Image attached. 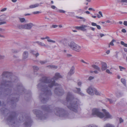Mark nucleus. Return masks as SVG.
I'll return each mask as SVG.
<instances>
[{
    "mask_svg": "<svg viewBox=\"0 0 127 127\" xmlns=\"http://www.w3.org/2000/svg\"><path fill=\"white\" fill-rule=\"evenodd\" d=\"M63 77L59 73L55 74L53 79H49L46 77H43L41 78L39 80V83L37 85L38 89L42 92L40 95L39 97L41 102L45 103L47 102L49 99V96L52 95L50 89L48 88H51L54 86L59 87L55 88L54 93L55 94L59 95H62L64 93V90L59 87L60 85L57 83H55V81L53 79H57L62 78Z\"/></svg>",
    "mask_w": 127,
    "mask_h": 127,
    "instance_id": "obj_1",
    "label": "nucleus"
},
{
    "mask_svg": "<svg viewBox=\"0 0 127 127\" xmlns=\"http://www.w3.org/2000/svg\"><path fill=\"white\" fill-rule=\"evenodd\" d=\"M1 113L3 115L7 114L5 116V118L7 121V123L9 125H12L13 127H15L17 126L18 122L19 123L22 122L23 121V119L25 118V122L24 125L25 127H30L32 123V121L30 117L26 115L23 117H20L19 121L16 119L17 114L15 112H9V111L6 108H3L0 110Z\"/></svg>",
    "mask_w": 127,
    "mask_h": 127,
    "instance_id": "obj_2",
    "label": "nucleus"
},
{
    "mask_svg": "<svg viewBox=\"0 0 127 127\" xmlns=\"http://www.w3.org/2000/svg\"><path fill=\"white\" fill-rule=\"evenodd\" d=\"M11 73L7 71L3 72L1 76L0 81V94L3 93V94L7 95H10L11 91L9 88L7 89L3 88L5 87L10 88L12 85L13 82H16L18 81V79L17 77L15 76H10Z\"/></svg>",
    "mask_w": 127,
    "mask_h": 127,
    "instance_id": "obj_3",
    "label": "nucleus"
},
{
    "mask_svg": "<svg viewBox=\"0 0 127 127\" xmlns=\"http://www.w3.org/2000/svg\"><path fill=\"white\" fill-rule=\"evenodd\" d=\"M66 100V102L64 103V104L67 105V107L70 110L77 112L78 106L80 105L81 103L79 100L74 98L71 93L68 92L67 95Z\"/></svg>",
    "mask_w": 127,
    "mask_h": 127,
    "instance_id": "obj_4",
    "label": "nucleus"
},
{
    "mask_svg": "<svg viewBox=\"0 0 127 127\" xmlns=\"http://www.w3.org/2000/svg\"><path fill=\"white\" fill-rule=\"evenodd\" d=\"M105 110L103 109V111H104V113L101 112L98 109L94 108L93 109L92 111V114L95 116H96L101 118H103L105 120L108 118H111V116L109 113L107 112H105Z\"/></svg>",
    "mask_w": 127,
    "mask_h": 127,
    "instance_id": "obj_5",
    "label": "nucleus"
},
{
    "mask_svg": "<svg viewBox=\"0 0 127 127\" xmlns=\"http://www.w3.org/2000/svg\"><path fill=\"white\" fill-rule=\"evenodd\" d=\"M55 114L57 116L61 117H64L65 118H72V117L73 115L68 114L67 112L61 108H56L54 110Z\"/></svg>",
    "mask_w": 127,
    "mask_h": 127,
    "instance_id": "obj_6",
    "label": "nucleus"
},
{
    "mask_svg": "<svg viewBox=\"0 0 127 127\" xmlns=\"http://www.w3.org/2000/svg\"><path fill=\"white\" fill-rule=\"evenodd\" d=\"M33 113L36 115V117L41 120L45 119L46 117L45 116H47V114L43 115L41 112L39 110L34 109L33 110Z\"/></svg>",
    "mask_w": 127,
    "mask_h": 127,
    "instance_id": "obj_7",
    "label": "nucleus"
},
{
    "mask_svg": "<svg viewBox=\"0 0 127 127\" xmlns=\"http://www.w3.org/2000/svg\"><path fill=\"white\" fill-rule=\"evenodd\" d=\"M15 91L17 92L16 94H22L23 93L25 92V90L22 85L19 83H18L17 86L14 88Z\"/></svg>",
    "mask_w": 127,
    "mask_h": 127,
    "instance_id": "obj_8",
    "label": "nucleus"
},
{
    "mask_svg": "<svg viewBox=\"0 0 127 127\" xmlns=\"http://www.w3.org/2000/svg\"><path fill=\"white\" fill-rule=\"evenodd\" d=\"M68 45L71 49L77 52L81 50V47L73 42H71L68 44Z\"/></svg>",
    "mask_w": 127,
    "mask_h": 127,
    "instance_id": "obj_9",
    "label": "nucleus"
},
{
    "mask_svg": "<svg viewBox=\"0 0 127 127\" xmlns=\"http://www.w3.org/2000/svg\"><path fill=\"white\" fill-rule=\"evenodd\" d=\"M16 95L15 94H11L10 95L9 98L8 99V101L10 99V101H8V102H10L11 103L15 105V104H14V103L17 101L18 100V98L15 96Z\"/></svg>",
    "mask_w": 127,
    "mask_h": 127,
    "instance_id": "obj_10",
    "label": "nucleus"
},
{
    "mask_svg": "<svg viewBox=\"0 0 127 127\" xmlns=\"http://www.w3.org/2000/svg\"><path fill=\"white\" fill-rule=\"evenodd\" d=\"M53 107V106L52 105H43L41 107V109L43 110L49 112H52V109Z\"/></svg>",
    "mask_w": 127,
    "mask_h": 127,
    "instance_id": "obj_11",
    "label": "nucleus"
},
{
    "mask_svg": "<svg viewBox=\"0 0 127 127\" xmlns=\"http://www.w3.org/2000/svg\"><path fill=\"white\" fill-rule=\"evenodd\" d=\"M89 26L86 25H82L80 26H76L75 28L79 30H81L83 31H87V29L85 28L89 27Z\"/></svg>",
    "mask_w": 127,
    "mask_h": 127,
    "instance_id": "obj_12",
    "label": "nucleus"
},
{
    "mask_svg": "<svg viewBox=\"0 0 127 127\" xmlns=\"http://www.w3.org/2000/svg\"><path fill=\"white\" fill-rule=\"evenodd\" d=\"M33 26V24L32 23L25 24V29L28 30H30Z\"/></svg>",
    "mask_w": 127,
    "mask_h": 127,
    "instance_id": "obj_13",
    "label": "nucleus"
},
{
    "mask_svg": "<svg viewBox=\"0 0 127 127\" xmlns=\"http://www.w3.org/2000/svg\"><path fill=\"white\" fill-rule=\"evenodd\" d=\"M33 71V74L35 76H37L38 75V73L37 71L39 69V67L36 66H33L32 67Z\"/></svg>",
    "mask_w": 127,
    "mask_h": 127,
    "instance_id": "obj_14",
    "label": "nucleus"
},
{
    "mask_svg": "<svg viewBox=\"0 0 127 127\" xmlns=\"http://www.w3.org/2000/svg\"><path fill=\"white\" fill-rule=\"evenodd\" d=\"M94 89H93L91 87H90L87 89V92L89 95H92L93 94Z\"/></svg>",
    "mask_w": 127,
    "mask_h": 127,
    "instance_id": "obj_15",
    "label": "nucleus"
},
{
    "mask_svg": "<svg viewBox=\"0 0 127 127\" xmlns=\"http://www.w3.org/2000/svg\"><path fill=\"white\" fill-rule=\"evenodd\" d=\"M34 43H37L39 45L42 46H44L46 48L50 47V46L48 45H46L44 43L39 41H36L34 42Z\"/></svg>",
    "mask_w": 127,
    "mask_h": 127,
    "instance_id": "obj_16",
    "label": "nucleus"
},
{
    "mask_svg": "<svg viewBox=\"0 0 127 127\" xmlns=\"http://www.w3.org/2000/svg\"><path fill=\"white\" fill-rule=\"evenodd\" d=\"M74 67L73 66L71 67L69 72L68 73L67 76H71L75 72L74 70Z\"/></svg>",
    "mask_w": 127,
    "mask_h": 127,
    "instance_id": "obj_17",
    "label": "nucleus"
},
{
    "mask_svg": "<svg viewBox=\"0 0 127 127\" xmlns=\"http://www.w3.org/2000/svg\"><path fill=\"white\" fill-rule=\"evenodd\" d=\"M107 66L106 64L104 62H102L101 63V70L104 71L106 70L107 68Z\"/></svg>",
    "mask_w": 127,
    "mask_h": 127,
    "instance_id": "obj_18",
    "label": "nucleus"
},
{
    "mask_svg": "<svg viewBox=\"0 0 127 127\" xmlns=\"http://www.w3.org/2000/svg\"><path fill=\"white\" fill-rule=\"evenodd\" d=\"M28 52L26 51H25L23 54V59H27L28 56Z\"/></svg>",
    "mask_w": 127,
    "mask_h": 127,
    "instance_id": "obj_19",
    "label": "nucleus"
},
{
    "mask_svg": "<svg viewBox=\"0 0 127 127\" xmlns=\"http://www.w3.org/2000/svg\"><path fill=\"white\" fill-rule=\"evenodd\" d=\"M7 16L5 15H3L0 16V21L5 20L7 18Z\"/></svg>",
    "mask_w": 127,
    "mask_h": 127,
    "instance_id": "obj_20",
    "label": "nucleus"
},
{
    "mask_svg": "<svg viewBox=\"0 0 127 127\" xmlns=\"http://www.w3.org/2000/svg\"><path fill=\"white\" fill-rule=\"evenodd\" d=\"M91 66L95 69L99 71H101L100 68L97 66L95 64H93L92 65H91Z\"/></svg>",
    "mask_w": 127,
    "mask_h": 127,
    "instance_id": "obj_21",
    "label": "nucleus"
},
{
    "mask_svg": "<svg viewBox=\"0 0 127 127\" xmlns=\"http://www.w3.org/2000/svg\"><path fill=\"white\" fill-rule=\"evenodd\" d=\"M39 6V4L37 3L34 4L30 5L29 6V8H33L38 7Z\"/></svg>",
    "mask_w": 127,
    "mask_h": 127,
    "instance_id": "obj_22",
    "label": "nucleus"
},
{
    "mask_svg": "<svg viewBox=\"0 0 127 127\" xmlns=\"http://www.w3.org/2000/svg\"><path fill=\"white\" fill-rule=\"evenodd\" d=\"M31 52L35 56L37 57L39 55V53L37 52H36L34 51H31Z\"/></svg>",
    "mask_w": 127,
    "mask_h": 127,
    "instance_id": "obj_23",
    "label": "nucleus"
},
{
    "mask_svg": "<svg viewBox=\"0 0 127 127\" xmlns=\"http://www.w3.org/2000/svg\"><path fill=\"white\" fill-rule=\"evenodd\" d=\"M47 67L49 68H54L55 69H56L58 67L57 66L52 65H48Z\"/></svg>",
    "mask_w": 127,
    "mask_h": 127,
    "instance_id": "obj_24",
    "label": "nucleus"
},
{
    "mask_svg": "<svg viewBox=\"0 0 127 127\" xmlns=\"http://www.w3.org/2000/svg\"><path fill=\"white\" fill-rule=\"evenodd\" d=\"M77 89V93L81 95V96H83L84 95V94L81 92H80L81 90L80 88H76Z\"/></svg>",
    "mask_w": 127,
    "mask_h": 127,
    "instance_id": "obj_25",
    "label": "nucleus"
},
{
    "mask_svg": "<svg viewBox=\"0 0 127 127\" xmlns=\"http://www.w3.org/2000/svg\"><path fill=\"white\" fill-rule=\"evenodd\" d=\"M104 127H115L114 125H113L110 124H105Z\"/></svg>",
    "mask_w": 127,
    "mask_h": 127,
    "instance_id": "obj_26",
    "label": "nucleus"
},
{
    "mask_svg": "<svg viewBox=\"0 0 127 127\" xmlns=\"http://www.w3.org/2000/svg\"><path fill=\"white\" fill-rule=\"evenodd\" d=\"M17 27L20 29H25L24 24L19 25Z\"/></svg>",
    "mask_w": 127,
    "mask_h": 127,
    "instance_id": "obj_27",
    "label": "nucleus"
},
{
    "mask_svg": "<svg viewBox=\"0 0 127 127\" xmlns=\"http://www.w3.org/2000/svg\"><path fill=\"white\" fill-rule=\"evenodd\" d=\"M115 40L113 39L112 40V41L110 42L109 44V45L108 47H110V45H111V46L114 45V44L113 43L114 42H115Z\"/></svg>",
    "mask_w": 127,
    "mask_h": 127,
    "instance_id": "obj_28",
    "label": "nucleus"
},
{
    "mask_svg": "<svg viewBox=\"0 0 127 127\" xmlns=\"http://www.w3.org/2000/svg\"><path fill=\"white\" fill-rule=\"evenodd\" d=\"M94 93H95V94L96 95H100V94L99 92L95 89H94Z\"/></svg>",
    "mask_w": 127,
    "mask_h": 127,
    "instance_id": "obj_29",
    "label": "nucleus"
},
{
    "mask_svg": "<svg viewBox=\"0 0 127 127\" xmlns=\"http://www.w3.org/2000/svg\"><path fill=\"white\" fill-rule=\"evenodd\" d=\"M121 82L124 85H126V82L125 80L123 78L121 79Z\"/></svg>",
    "mask_w": 127,
    "mask_h": 127,
    "instance_id": "obj_30",
    "label": "nucleus"
},
{
    "mask_svg": "<svg viewBox=\"0 0 127 127\" xmlns=\"http://www.w3.org/2000/svg\"><path fill=\"white\" fill-rule=\"evenodd\" d=\"M121 44L122 45L124 46L127 47V44L125 43L123 41L121 42Z\"/></svg>",
    "mask_w": 127,
    "mask_h": 127,
    "instance_id": "obj_31",
    "label": "nucleus"
},
{
    "mask_svg": "<svg viewBox=\"0 0 127 127\" xmlns=\"http://www.w3.org/2000/svg\"><path fill=\"white\" fill-rule=\"evenodd\" d=\"M119 67L120 69V71H122L123 70H125L126 69L125 68L121 66H119Z\"/></svg>",
    "mask_w": 127,
    "mask_h": 127,
    "instance_id": "obj_32",
    "label": "nucleus"
},
{
    "mask_svg": "<svg viewBox=\"0 0 127 127\" xmlns=\"http://www.w3.org/2000/svg\"><path fill=\"white\" fill-rule=\"evenodd\" d=\"M47 62V61L46 60L44 61H40L39 62L40 63L42 64H43L46 63Z\"/></svg>",
    "mask_w": 127,
    "mask_h": 127,
    "instance_id": "obj_33",
    "label": "nucleus"
},
{
    "mask_svg": "<svg viewBox=\"0 0 127 127\" xmlns=\"http://www.w3.org/2000/svg\"><path fill=\"white\" fill-rule=\"evenodd\" d=\"M20 20L21 22H24L25 21V19L24 18H20Z\"/></svg>",
    "mask_w": 127,
    "mask_h": 127,
    "instance_id": "obj_34",
    "label": "nucleus"
},
{
    "mask_svg": "<svg viewBox=\"0 0 127 127\" xmlns=\"http://www.w3.org/2000/svg\"><path fill=\"white\" fill-rule=\"evenodd\" d=\"M6 23V21H5V20L3 21H2L0 22V25L5 24Z\"/></svg>",
    "mask_w": 127,
    "mask_h": 127,
    "instance_id": "obj_35",
    "label": "nucleus"
},
{
    "mask_svg": "<svg viewBox=\"0 0 127 127\" xmlns=\"http://www.w3.org/2000/svg\"><path fill=\"white\" fill-rule=\"evenodd\" d=\"M47 40L48 42H51L53 43H55V41L51 39H48Z\"/></svg>",
    "mask_w": 127,
    "mask_h": 127,
    "instance_id": "obj_36",
    "label": "nucleus"
},
{
    "mask_svg": "<svg viewBox=\"0 0 127 127\" xmlns=\"http://www.w3.org/2000/svg\"><path fill=\"white\" fill-rule=\"evenodd\" d=\"M106 72L108 74H112V73L110 72V70L108 69L106 70Z\"/></svg>",
    "mask_w": 127,
    "mask_h": 127,
    "instance_id": "obj_37",
    "label": "nucleus"
},
{
    "mask_svg": "<svg viewBox=\"0 0 127 127\" xmlns=\"http://www.w3.org/2000/svg\"><path fill=\"white\" fill-rule=\"evenodd\" d=\"M41 12L39 11H37L36 12H34L32 13L34 14H38L40 13H41Z\"/></svg>",
    "mask_w": 127,
    "mask_h": 127,
    "instance_id": "obj_38",
    "label": "nucleus"
},
{
    "mask_svg": "<svg viewBox=\"0 0 127 127\" xmlns=\"http://www.w3.org/2000/svg\"><path fill=\"white\" fill-rule=\"evenodd\" d=\"M12 52L13 53H16L18 52L19 51H17L16 50L13 49L12 50Z\"/></svg>",
    "mask_w": 127,
    "mask_h": 127,
    "instance_id": "obj_39",
    "label": "nucleus"
},
{
    "mask_svg": "<svg viewBox=\"0 0 127 127\" xmlns=\"http://www.w3.org/2000/svg\"><path fill=\"white\" fill-rule=\"evenodd\" d=\"M88 127H98L97 126L93 125H90L88 126Z\"/></svg>",
    "mask_w": 127,
    "mask_h": 127,
    "instance_id": "obj_40",
    "label": "nucleus"
},
{
    "mask_svg": "<svg viewBox=\"0 0 127 127\" xmlns=\"http://www.w3.org/2000/svg\"><path fill=\"white\" fill-rule=\"evenodd\" d=\"M94 77L93 76H90L88 78V79L89 80H91L92 79H94Z\"/></svg>",
    "mask_w": 127,
    "mask_h": 127,
    "instance_id": "obj_41",
    "label": "nucleus"
},
{
    "mask_svg": "<svg viewBox=\"0 0 127 127\" xmlns=\"http://www.w3.org/2000/svg\"><path fill=\"white\" fill-rule=\"evenodd\" d=\"M123 121H124V120L120 118V119H119V121H120V123H121L122 122H123Z\"/></svg>",
    "mask_w": 127,
    "mask_h": 127,
    "instance_id": "obj_42",
    "label": "nucleus"
},
{
    "mask_svg": "<svg viewBox=\"0 0 127 127\" xmlns=\"http://www.w3.org/2000/svg\"><path fill=\"white\" fill-rule=\"evenodd\" d=\"M91 25L92 26H96L97 24L96 23H94V22H92L91 23Z\"/></svg>",
    "mask_w": 127,
    "mask_h": 127,
    "instance_id": "obj_43",
    "label": "nucleus"
},
{
    "mask_svg": "<svg viewBox=\"0 0 127 127\" xmlns=\"http://www.w3.org/2000/svg\"><path fill=\"white\" fill-rule=\"evenodd\" d=\"M4 58V56L0 55V60L3 59Z\"/></svg>",
    "mask_w": 127,
    "mask_h": 127,
    "instance_id": "obj_44",
    "label": "nucleus"
},
{
    "mask_svg": "<svg viewBox=\"0 0 127 127\" xmlns=\"http://www.w3.org/2000/svg\"><path fill=\"white\" fill-rule=\"evenodd\" d=\"M96 27H97V28L98 30H100L101 29V27L99 25H97Z\"/></svg>",
    "mask_w": 127,
    "mask_h": 127,
    "instance_id": "obj_45",
    "label": "nucleus"
},
{
    "mask_svg": "<svg viewBox=\"0 0 127 127\" xmlns=\"http://www.w3.org/2000/svg\"><path fill=\"white\" fill-rule=\"evenodd\" d=\"M59 11L60 13H64L65 12L64 11L62 10H59Z\"/></svg>",
    "mask_w": 127,
    "mask_h": 127,
    "instance_id": "obj_46",
    "label": "nucleus"
},
{
    "mask_svg": "<svg viewBox=\"0 0 127 127\" xmlns=\"http://www.w3.org/2000/svg\"><path fill=\"white\" fill-rule=\"evenodd\" d=\"M107 99L109 101L110 103H113V102L112 100L109 99Z\"/></svg>",
    "mask_w": 127,
    "mask_h": 127,
    "instance_id": "obj_47",
    "label": "nucleus"
},
{
    "mask_svg": "<svg viewBox=\"0 0 127 127\" xmlns=\"http://www.w3.org/2000/svg\"><path fill=\"white\" fill-rule=\"evenodd\" d=\"M58 27V26L56 25H53L52 27L54 28H55Z\"/></svg>",
    "mask_w": 127,
    "mask_h": 127,
    "instance_id": "obj_48",
    "label": "nucleus"
},
{
    "mask_svg": "<svg viewBox=\"0 0 127 127\" xmlns=\"http://www.w3.org/2000/svg\"><path fill=\"white\" fill-rule=\"evenodd\" d=\"M122 32L125 33L126 32V31L125 29H123L122 30Z\"/></svg>",
    "mask_w": 127,
    "mask_h": 127,
    "instance_id": "obj_49",
    "label": "nucleus"
},
{
    "mask_svg": "<svg viewBox=\"0 0 127 127\" xmlns=\"http://www.w3.org/2000/svg\"><path fill=\"white\" fill-rule=\"evenodd\" d=\"M6 9H7V8H4L2 9L1 10V12L4 11L6 10Z\"/></svg>",
    "mask_w": 127,
    "mask_h": 127,
    "instance_id": "obj_50",
    "label": "nucleus"
},
{
    "mask_svg": "<svg viewBox=\"0 0 127 127\" xmlns=\"http://www.w3.org/2000/svg\"><path fill=\"white\" fill-rule=\"evenodd\" d=\"M124 25L127 26V21H124Z\"/></svg>",
    "mask_w": 127,
    "mask_h": 127,
    "instance_id": "obj_51",
    "label": "nucleus"
},
{
    "mask_svg": "<svg viewBox=\"0 0 127 127\" xmlns=\"http://www.w3.org/2000/svg\"><path fill=\"white\" fill-rule=\"evenodd\" d=\"M99 14L101 16V17H102L103 15L102 12L101 11H99L98 12Z\"/></svg>",
    "mask_w": 127,
    "mask_h": 127,
    "instance_id": "obj_52",
    "label": "nucleus"
},
{
    "mask_svg": "<svg viewBox=\"0 0 127 127\" xmlns=\"http://www.w3.org/2000/svg\"><path fill=\"white\" fill-rule=\"evenodd\" d=\"M81 83L80 82H78L77 83V84L78 86H80L81 85Z\"/></svg>",
    "mask_w": 127,
    "mask_h": 127,
    "instance_id": "obj_53",
    "label": "nucleus"
},
{
    "mask_svg": "<svg viewBox=\"0 0 127 127\" xmlns=\"http://www.w3.org/2000/svg\"><path fill=\"white\" fill-rule=\"evenodd\" d=\"M81 61L82 62L86 64H89L88 63L85 62L83 60H82Z\"/></svg>",
    "mask_w": 127,
    "mask_h": 127,
    "instance_id": "obj_54",
    "label": "nucleus"
},
{
    "mask_svg": "<svg viewBox=\"0 0 127 127\" xmlns=\"http://www.w3.org/2000/svg\"><path fill=\"white\" fill-rule=\"evenodd\" d=\"M100 35L101 37H102L104 36L105 35L103 34L100 33Z\"/></svg>",
    "mask_w": 127,
    "mask_h": 127,
    "instance_id": "obj_55",
    "label": "nucleus"
},
{
    "mask_svg": "<svg viewBox=\"0 0 127 127\" xmlns=\"http://www.w3.org/2000/svg\"><path fill=\"white\" fill-rule=\"evenodd\" d=\"M51 8L53 9H55L56 8V7L54 5H52L51 6Z\"/></svg>",
    "mask_w": 127,
    "mask_h": 127,
    "instance_id": "obj_56",
    "label": "nucleus"
},
{
    "mask_svg": "<svg viewBox=\"0 0 127 127\" xmlns=\"http://www.w3.org/2000/svg\"><path fill=\"white\" fill-rule=\"evenodd\" d=\"M76 17L78 19H84V18L82 17H78V16H77Z\"/></svg>",
    "mask_w": 127,
    "mask_h": 127,
    "instance_id": "obj_57",
    "label": "nucleus"
},
{
    "mask_svg": "<svg viewBox=\"0 0 127 127\" xmlns=\"http://www.w3.org/2000/svg\"><path fill=\"white\" fill-rule=\"evenodd\" d=\"M122 1L123 2H127V0H122Z\"/></svg>",
    "mask_w": 127,
    "mask_h": 127,
    "instance_id": "obj_58",
    "label": "nucleus"
},
{
    "mask_svg": "<svg viewBox=\"0 0 127 127\" xmlns=\"http://www.w3.org/2000/svg\"><path fill=\"white\" fill-rule=\"evenodd\" d=\"M66 56L67 57H69L71 56V55L70 54H67Z\"/></svg>",
    "mask_w": 127,
    "mask_h": 127,
    "instance_id": "obj_59",
    "label": "nucleus"
},
{
    "mask_svg": "<svg viewBox=\"0 0 127 127\" xmlns=\"http://www.w3.org/2000/svg\"><path fill=\"white\" fill-rule=\"evenodd\" d=\"M90 28L93 31H94L95 30V28L92 27H90Z\"/></svg>",
    "mask_w": 127,
    "mask_h": 127,
    "instance_id": "obj_60",
    "label": "nucleus"
},
{
    "mask_svg": "<svg viewBox=\"0 0 127 127\" xmlns=\"http://www.w3.org/2000/svg\"><path fill=\"white\" fill-rule=\"evenodd\" d=\"M110 52V51L109 50H107L106 51V53L107 54H109Z\"/></svg>",
    "mask_w": 127,
    "mask_h": 127,
    "instance_id": "obj_61",
    "label": "nucleus"
},
{
    "mask_svg": "<svg viewBox=\"0 0 127 127\" xmlns=\"http://www.w3.org/2000/svg\"><path fill=\"white\" fill-rule=\"evenodd\" d=\"M94 72L95 73V74H97L98 73V72L96 70H95L94 71Z\"/></svg>",
    "mask_w": 127,
    "mask_h": 127,
    "instance_id": "obj_62",
    "label": "nucleus"
},
{
    "mask_svg": "<svg viewBox=\"0 0 127 127\" xmlns=\"http://www.w3.org/2000/svg\"><path fill=\"white\" fill-rule=\"evenodd\" d=\"M124 50L125 52H127V49L126 48H124Z\"/></svg>",
    "mask_w": 127,
    "mask_h": 127,
    "instance_id": "obj_63",
    "label": "nucleus"
},
{
    "mask_svg": "<svg viewBox=\"0 0 127 127\" xmlns=\"http://www.w3.org/2000/svg\"><path fill=\"white\" fill-rule=\"evenodd\" d=\"M120 78H121V77L119 75H117V78L118 79H120Z\"/></svg>",
    "mask_w": 127,
    "mask_h": 127,
    "instance_id": "obj_64",
    "label": "nucleus"
}]
</instances>
